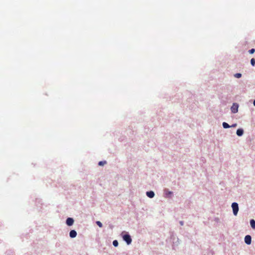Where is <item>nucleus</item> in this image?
I'll use <instances>...</instances> for the list:
<instances>
[{
    "mask_svg": "<svg viewBox=\"0 0 255 255\" xmlns=\"http://www.w3.org/2000/svg\"><path fill=\"white\" fill-rule=\"evenodd\" d=\"M146 194V195L150 198H153L154 196V193L152 191H148Z\"/></svg>",
    "mask_w": 255,
    "mask_h": 255,
    "instance_id": "nucleus-7",
    "label": "nucleus"
},
{
    "mask_svg": "<svg viewBox=\"0 0 255 255\" xmlns=\"http://www.w3.org/2000/svg\"><path fill=\"white\" fill-rule=\"evenodd\" d=\"M113 244L115 247H117L118 246V242L117 240H115L113 242Z\"/></svg>",
    "mask_w": 255,
    "mask_h": 255,
    "instance_id": "nucleus-14",
    "label": "nucleus"
},
{
    "mask_svg": "<svg viewBox=\"0 0 255 255\" xmlns=\"http://www.w3.org/2000/svg\"><path fill=\"white\" fill-rule=\"evenodd\" d=\"M123 239L124 240V241H125L126 242V243H127L128 245H129L131 243L132 240L130 238V236L128 234L124 235Z\"/></svg>",
    "mask_w": 255,
    "mask_h": 255,
    "instance_id": "nucleus-2",
    "label": "nucleus"
},
{
    "mask_svg": "<svg viewBox=\"0 0 255 255\" xmlns=\"http://www.w3.org/2000/svg\"><path fill=\"white\" fill-rule=\"evenodd\" d=\"M254 105L255 106V100L254 101Z\"/></svg>",
    "mask_w": 255,
    "mask_h": 255,
    "instance_id": "nucleus-19",
    "label": "nucleus"
},
{
    "mask_svg": "<svg viewBox=\"0 0 255 255\" xmlns=\"http://www.w3.org/2000/svg\"><path fill=\"white\" fill-rule=\"evenodd\" d=\"M236 124H235V125H233L232 126H231V127H235L236 126Z\"/></svg>",
    "mask_w": 255,
    "mask_h": 255,
    "instance_id": "nucleus-17",
    "label": "nucleus"
},
{
    "mask_svg": "<svg viewBox=\"0 0 255 255\" xmlns=\"http://www.w3.org/2000/svg\"><path fill=\"white\" fill-rule=\"evenodd\" d=\"M105 164H106V161H101L99 162L98 165L100 166H103V165H105Z\"/></svg>",
    "mask_w": 255,
    "mask_h": 255,
    "instance_id": "nucleus-11",
    "label": "nucleus"
},
{
    "mask_svg": "<svg viewBox=\"0 0 255 255\" xmlns=\"http://www.w3.org/2000/svg\"><path fill=\"white\" fill-rule=\"evenodd\" d=\"M239 106L236 103H234L231 107V111L233 113H236L238 111Z\"/></svg>",
    "mask_w": 255,
    "mask_h": 255,
    "instance_id": "nucleus-3",
    "label": "nucleus"
},
{
    "mask_svg": "<svg viewBox=\"0 0 255 255\" xmlns=\"http://www.w3.org/2000/svg\"><path fill=\"white\" fill-rule=\"evenodd\" d=\"M251 63L252 66H255V59L254 58H252L251 60Z\"/></svg>",
    "mask_w": 255,
    "mask_h": 255,
    "instance_id": "nucleus-15",
    "label": "nucleus"
},
{
    "mask_svg": "<svg viewBox=\"0 0 255 255\" xmlns=\"http://www.w3.org/2000/svg\"><path fill=\"white\" fill-rule=\"evenodd\" d=\"M252 237L250 235H247L245 238V242L247 245H249L251 244Z\"/></svg>",
    "mask_w": 255,
    "mask_h": 255,
    "instance_id": "nucleus-4",
    "label": "nucleus"
},
{
    "mask_svg": "<svg viewBox=\"0 0 255 255\" xmlns=\"http://www.w3.org/2000/svg\"><path fill=\"white\" fill-rule=\"evenodd\" d=\"M234 76L236 78H240L241 77L242 74L241 73H236V74H235Z\"/></svg>",
    "mask_w": 255,
    "mask_h": 255,
    "instance_id": "nucleus-12",
    "label": "nucleus"
},
{
    "mask_svg": "<svg viewBox=\"0 0 255 255\" xmlns=\"http://www.w3.org/2000/svg\"><path fill=\"white\" fill-rule=\"evenodd\" d=\"M223 127L225 128H229L230 127V126L229 125V124L225 122H224L223 123Z\"/></svg>",
    "mask_w": 255,
    "mask_h": 255,
    "instance_id": "nucleus-10",
    "label": "nucleus"
},
{
    "mask_svg": "<svg viewBox=\"0 0 255 255\" xmlns=\"http://www.w3.org/2000/svg\"><path fill=\"white\" fill-rule=\"evenodd\" d=\"M255 49L254 48H252L249 51V52L250 54H253L255 52Z\"/></svg>",
    "mask_w": 255,
    "mask_h": 255,
    "instance_id": "nucleus-16",
    "label": "nucleus"
},
{
    "mask_svg": "<svg viewBox=\"0 0 255 255\" xmlns=\"http://www.w3.org/2000/svg\"><path fill=\"white\" fill-rule=\"evenodd\" d=\"M250 224L252 228L254 229H255V221L254 219H252L250 221Z\"/></svg>",
    "mask_w": 255,
    "mask_h": 255,
    "instance_id": "nucleus-9",
    "label": "nucleus"
},
{
    "mask_svg": "<svg viewBox=\"0 0 255 255\" xmlns=\"http://www.w3.org/2000/svg\"><path fill=\"white\" fill-rule=\"evenodd\" d=\"M232 207L234 215L236 216L239 211V206L238 203L234 202L232 204Z\"/></svg>",
    "mask_w": 255,
    "mask_h": 255,
    "instance_id": "nucleus-1",
    "label": "nucleus"
},
{
    "mask_svg": "<svg viewBox=\"0 0 255 255\" xmlns=\"http://www.w3.org/2000/svg\"><path fill=\"white\" fill-rule=\"evenodd\" d=\"M168 194H172V192H168Z\"/></svg>",
    "mask_w": 255,
    "mask_h": 255,
    "instance_id": "nucleus-20",
    "label": "nucleus"
},
{
    "mask_svg": "<svg viewBox=\"0 0 255 255\" xmlns=\"http://www.w3.org/2000/svg\"><path fill=\"white\" fill-rule=\"evenodd\" d=\"M180 224H181V225H183V222H182V221H181V222H180Z\"/></svg>",
    "mask_w": 255,
    "mask_h": 255,
    "instance_id": "nucleus-18",
    "label": "nucleus"
},
{
    "mask_svg": "<svg viewBox=\"0 0 255 255\" xmlns=\"http://www.w3.org/2000/svg\"><path fill=\"white\" fill-rule=\"evenodd\" d=\"M244 130L242 129H238L237 130V134L238 136H242L243 134Z\"/></svg>",
    "mask_w": 255,
    "mask_h": 255,
    "instance_id": "nucleus-8",
    "label": "nucleus"
},
{
    "mask_svg": "<svg viewBox=\"0 0 255 255\" xmlns=\"http://www.w3.org/2000/svg\"><path fill=\"white\" fill-rule=\"evenodd\" d=\"M74 223V220L71 218H68L66 220V224L68 226H72Z\"/></svg>",
    "mask_w": 255,
    "mask_h": 255,
    "instance_id": "nucleus-5",
    "label": "nucleus"
},
{
    "mask_svg": "<svg viewBox=\"0 0 255 255\" xmlns=\"http://www.w3.org/2000/svg\"><path fill=\"white\" fill-rule=\"evenodd\" d=\"M70 237L71 238H74L77 236V232L75 230H71L69 233Z\"/></svg>",
    "mask_w": 255,
    "mask_h": 255,
    "instance_id": "nucleus-6",
    "label": "nucleus"
},
{
    "mask_svg": "<svg viewBox=\"0 0 255 255\" xmlns=\"http://www.w3.org/2000/svg\"><path fill=\"white\" fill-rule=\"evenodd\" d=\"M96 224L100 228H102L103 227V225L100 221H97Z\"/></svg>",
    "mask_w": 255,
    "mask_h": 255,
    "instance_id": "nucleus-13",
    "label": "nucleus"
}]
</instances>
